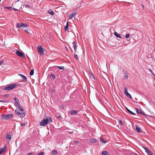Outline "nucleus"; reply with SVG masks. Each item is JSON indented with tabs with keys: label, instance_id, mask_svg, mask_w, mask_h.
<instances>
[{
	"label": "nucleus",
	"instance_id": "f257e3e1",
	"mask_svg": "<svg viewBox=\"0 0 155 155\" xmlns=\"http://www.w3.org/2000/svg\"><path fill=\"white\" fill-rule=\"evenodd\" d=\"M23 109L22 108L20 107L18 108V109L15 110V114L19 116L20 117H24L25 116V114L23 111Z\"/></svg>",
	"mask_w": 155,
	"mask_h": 155
},
{
	"label": "nucleus",
	"instance_id": "f03ea898",
	"mask_svg": "<svg viewBox=\"0 0 155 155\" xmlns=\"http://www.w3.org/2000/svg\"><path fill=\"white\" fill-rule=\"evenodd\" d=\"M1 117L2 119H3L4 120H8L9 118H12L13 116L12 114H10L8 115H2Z\"/></svg>",
	"mask_w": 155,
	"mask_h": 155
},
{
	"label": "nucleus",
	"instance_id": "7ed1b4c3",
	"mask_svg": "<svg viewBox=\"0 0 155 155\" xmlns=\"http://www.w3.org/2000/svg\"><path fill=\"white\" fill-rule=\"evenodd\" d=\"M17 86L16 84H11L7 85L5 87V89L6 90H10L12 89Z\"/></svg>",
	"mask_w": 155,
	"mask_h": 155
},
{
	"label": "nucleus",
	"instance_id": "20e7f679",
	"mask_svg": "<svg viewBox=\"0 0 155 155\" xmlns=\"http://www.w3.org/2000/svg\"><path fill=\"white\" fill-rule=\"evenodd\" d=\"M48 122V120L47 118L46 119L43 120L40 123L41 126H46Z\"/></svg>",
	"mask_w": 155,
	"mask_h": 155
},
{
	"label": "nucleus",
	"instance_id": "39448f33",
	"mask_svg": "<svg viewBox=\"0 0 155 155\" xmlns=\"http://www.w3.org/2000/svg\"><path fill=\"white\" fill-rule=\"evenodd\" d=\"M28 26L26 24H24L22 23H18L16 24V27L17 28H20L22 27H27Z\"/></svg>",
	"mask_w": 155,
	"mask_h": 155
},
{
	"label": "nucleus",
	"instance_id": "423d86ee",
	"mask_svg": "<svg viewBox=\"0 0 155 155\" xmlns=\"http://www.w3.org/2000/svg\"><path fill=\"white\" fill-rule=\"evenodd\" d=\"M16 54L19 57L23 58H25V54L19 51H17L16 52Z\"/></svg>",
	"mask_w": 155,
	"mask_h": 155
},
{
	"label": "nucleus",
	"instance_id": "0eeeda50",
	"mask_svg": "<svg viewBox=\"0 0 155 155\" xmlns=\"http://www.w3.org/2000/svg\"><path fill=\"white\" fill-rule=\"evenodd\" d=\"M124 91L125 94L128 97L131 99L132 97L131 95L127 92V89L125 87H124Z\"/></svg>",
	"mask_w": 155,
	"mask_h": 155
},
{
	"label": "nucleus",
	"instance_id": "6e6552de",
	"mask_svg": "<svg viewBox=\"0 0 155 155\" xmlns=\"http://www.w3.org/2000/svg\"><path fill=\"white\" fill-rule=\"evenodd\" d=\"M143 148L145 150L146 152L148 154V155H153V153L149 150V149L147 147H143Z\"/></svg>",
	"mask_w": 155,
	"mask_h": 155
},
{
	"label": "nucleus",
	"instance_id": "1a4fd4ad",
	"mask_svg": "<svg viewBox=\"0 0 155 155\" xmlns=\"http://www.w3.org/2000/svg\"><path fill=\"white\" fill-rule=\"evenodd\" d=\"M37 49L38 52L41 55L44 54V51L42 50V47L41 46H38L37 48Z\"/></svg>",
	"mask_w": 155,
	"mask_h": 155
},
{
	"label": "nucleus",
	"instance_id": "9d476101",
	"mask_svg": "<svg viewBox=\"0 0 155 155\" xmlns=\"http://www.w3.org/2000/svg\"><path fill=\"white\" fill-rule=\"evenodd\" d=\"M15 100L16 101L15 103V106H16V107L18 108L21 107L18 103V101H19L18 100V99H17L16 98H15Z\"/></svg>",
	"mask_w": 155,
	"mask_h": 155
},
{
	"label": "nucleus",
	"instance_id": "9b49d317",
	"mask_svg": "<svg viewBox=\"0 0 155 155\" xmlns=\"http://www.w3.org/2000/svg\"><path fill=\"white\" fill-rule=\"evenodd\" d=\"M18 75L21 77L23 79V81L24 82H26L27 81V78L25 75L21 74H18Z\"/></svg>",
	"mask_w": 155,
	"mask_h": 155
},
{
	"label": "nucleus",
	"instance_id": "f8f14e48",
	"mask_svg": "<svg viewBox=\"0 0 155 155\" xmlns=\"http://www.w3.org/2000/svg\"><path fill=\"white\" fill-rule=\"evenodd\" d=\"M76 15V12H75V13H71L69 16V19H71L73 17L75 16Z\"/></svg>",
	"mask_w": 155,
	"mask_h": 155
},
{
	"label": "nucleus",
	"instance_id": "ddd939ff",
	"mask_svg": "<svg viewBox=\"0 0 155 155\" xmlns=\"http://www.w3.org/2000/svg\"><path fill=\"white\" fill-rule=\"evenodd\" d=\"M77 111L74 110H71V114L72 115H76L77 114Z\"/></svg>",
	"mask_w": 155,
	"mask_h": 155
},
{
	"label": "nucleus",
	"instance_id": "4468645a",
	"mask_svg": "<svg viewBox=\"0 0 155 155\" xmlns=\"http://www.w3.org/2000/svg\"><path fill=\"white\" fill-rule=\"evenodd\" d=\"M72 44L74 45V49L75 51L76 50L77 48V45H76L77 42L74 41H73L72 43Z\"/></svg>",
	"mask_w": 155,
	"mask_h": 155
},
{
	"label": "nucleus",
	"instance_id": "2eb2a0df",
	"mask_svg": "<svg viewBox=\"0 0 155 155\" xmlns=\"http://www.w3.org/2000/svg\"><path fill=\"white\" fill-rule=\"evenodd\" d=\"M6 147V145H5L4 148H0V155L3 152L4 150L5 149Z\"/></svg>",
	"mask_w": 155,
	"mask_h": 155
},
{
	"label": "nucleus",
	"instance_id": "dca6fc26",
	"mask_svg": "<svg viewBox=\"0 0 155 155\" xmlns=\"http://www.w3.org/2000/svg\"><path fill=\"white\" fill-rule=\"evenodd\" d=\"M114 35L117 38H121V35L120 34H118L117 32L115 31L114 33Z\"/></svg>",
	"mask_w": 155,
	"mask_h": 155
},
{
	"label": "nucleus",
	"instance_id": "f3484780",
	"mask_svg": "<svg viewBox=\"0 0 155 155\" xmlns=\"http://www.w3.org/2000/svg\"><path fill=\"white\" fill-rule=\"evenodd\" d=\"M68 23L67 22L66 25L65 26L64 29L65 31H68Z\"/></svg>",
	"mask_w": 155,
	"mask_h": 155
},
{
	"label": "nucleus",
	"instance_id": "a211bd4d",
	"mask_svg": "<svg viewBox=\"0 0 155 155\" xmlns=\"http://www.w3.org/2000/svg\"><path fill=\"white\" fill-rule=\"evenodd\" d=\"M126 109L127 111L130 114L133 115H135L136 114L135 113H133L132 111H130V110H129L127 107H126Z\"/></svg>",
	"mask_w": 155,
	"mask_h": 155
},
{
	"label": "nucleus",
	"instance_id": "6ab92c4d",
	"mask_svg": "<svg viewBox=\"0 0 155 155\" xmlns=\"http://www.w3.org/2000/svg\"><path fill=\"white\" fill-rule=\"evenodd\" d=\"M135 109L136 110L137 113V114H141L143 115H144L142 113V112L140 111V110L138 109L137 108H135Z\"/></svg>",
	"mask_w": 155,
	"mask_h": 155
},
{
	"label": "nucleus",
	"instance_id": "aec40b11",
	"mask_svg": "<svg viewBox=\"0 0 155 155\" xmlns=\"http://www.w3.org/2000/svg\"><path fill=\"white\" fill-rule=\"evenodd\" d=\"M48 13L51 15H53L54 14V12L51 10L49 9L48 10Z\"/></svg>",
	"mask_w": 155,
	"mask_h": 155
},
{
	"label": "nucleus",
	"instance_id": "412c9836",
	"mask_svg": "<svg viewBox=\"0 0 155 155\" xmlns=\"http://www.w3.org/2000/svg\"><path fill=\"white\" fill-rule=\"evenodd\" d=\"M136 129L137 131V132H140V128L137 125H136Z\"/></svg>",
	"mask_w": 155,
	"mask_h": 155
},
{
	"label": "nucleus",
	"instance_id": "4be33fe9",
	"mask_svg": "<svg viewBox=\"0 0 155 155\" xmlns=\"http://www.w3.org/2000/svg\"><path fill=\"white\" fill-rule=\"evenodd\" d=\"M97 141V140L95 139H91L90 141L91 143H96Z\"/></svg>",
	"mask_w": 155,
	"mask_h": 155
},
{
	"label": "nucleus",
	"instance_id": "5701e85b",
	"mask_svg": "<svg viewBox=\"0 0 155 155\" xmlns=\"http://www.w3.org/2000/svg\"><path fill=\"white\" fill-rule=\"evenodd\" d=\"M6 137L8 139H11V135L9 134H8L6 135Z\"/></svg>",
	"mask_w": 155,
	"mask_h": 155
},
{
	"label": "nucleus",
	"instance_id": "b1692460",
	"mask_svg": "<svg viewBox=\"0 0 155 155\" xmlns=\"http://www.w3.org/2000/svg\"><path fill=\"white\" fill-rule=\"evenodd\" d=\"M102 154L103 155H108L109 153L107 151H104L102 152Z\"/></svg>",
	"mask_w": 155,
	"mask_h": 155
},
{
	"label": "nucleus",
	"instance_id": "393cba45",
	"mask_svg": "<svg viewBox=\"0 0 155 155\" xmlns=\"http://www.w3.org/2000/svg\"><path fill=\"white\" fill-rule=\"evenodd\" d=\"M34 74V70L33 69H32L31 70L30 73V74L32 76Z\"/></svg>",
	"mask_w": 155,
	"mask_h": 155
},
{
	"label": "nucleus",
	"instance_id": "a878e982",
	"mask_svg": "<svg viewBox=\"0 0 155 155\" xmlns=\"http://www.w3.org/2000/svg\"><path fill=\"white\" fill-rule=\"evenodd\" d=\"M100 140H101V142L102 143H106V141H104V139L102 137L100 138Z\"/></svg>",
	"mask_w": 155,
	"mask_h": 155
},
{
	"label": "nucleus",
	"instance_id": "bb28decb",
	"mask_svg": "<svg viewBox=\"0 0 155 155\" xmlns=\"http://www.w3.org/2000/svg\"><path fill=\"white\" fill-rule=\"evenodd\" d=\"M74 58L76 59H77V60H78V55H77L75 53H74Z\"/></svg>",
	"mask_w": 155,
	"mask_h": 155
},
{
	"label": "nucleus",
	"instance_id": "cd10ccee",
	"mask_svg": "<svg viewBox=\"0 0 155 155\" xmlns=\"http://www.w3.org/2000/svg\"><path fill=\"white\" fill-rule=\"evenodd\" d=\"M57 67L60 70H64V66H58Z\"/></svg>",
	"mask_w": 155,
	"mask_h": 155
},
{
	"label": "nucleus",
	"instance_id": "c85d7f7f",
	"mask_svg": "<svg viewBox=\"0 0 155 155\" xmlns=\"http://www.w3.org/2000/svg\"><path fill=\"white\" fill-rule=\"evenodd\" d=\"M51 77H52V78L53 79H55V76L54 75V74H52L51 75Z\"/></svg>",
	"mask_w": 155,
	"mask_h": 155
},
{
	"label": "nucleus",
	"instance_id": "c756f323",
	"mask_svg": "<svg viewBox=\"0 0 155 155\" xmlns=\"http://www.w3.org/2000/svg\"><path fill=\"white\" fill-rule=\"evenodd\" d=\"M52 153L54 155H56L57 153V151L56 150H54L52 151Z\"/></svg>",
	"mask_w": 155,
	"mask_h": 155
},
{
	"label": "nucleus",
	"instance_id": "7c9ffc66",
	"mask_svg": "<svg viewBox=\"0 0 155 155\" xmlns=\"http://www.w3.org/2000/svg\"><path fill=\"white\" fill-rule=\"evenodd\" d=\"M90 77L91 78H93L94 79H95L94 76V75L92 73H91Z\"/></svg>",
	"mask_w": 155,
	"mask_h": 155
},
{
	"label": "nucleus",
	"instance_id": "2f4dec72",
	"mask_svg": "<svg viewBox=\"0 0 155 155\" xmlns=\"http://www.w3.org/2000/svg\"><path fill=\"white\" fill-rule=\"evenodd\" d=\"M130 36V34L129 33L127 34L126 36H125V38H127L129 37Z\"/></svg>",
	"mask_w": 155,
	"mask_h": 155
},
{
	"label": "nucleus",
	"instance_id": "473e14b6",
	"mask_svg": "<svg viewBox=\"0 0 155 155\" xmlns=\"http://www.w3.org/2000/svg\"><path fill=\"white\" fill-rule=\"evenodd\" d=\"M119 122L120 124V125H121V126L123 125V123L122 121V120H120L119 121Z\"/></svg>",
	"mask_w": 155,
	"mask_h": 155
},
{
	"label": "nucleus",
	"instance_id": "72a5a7b5",
	"mask_svg": "<svg viewBox=\"0 0 155 155\" xmlns=\"http://www.w3.org/2000/svg\"><path fill=\"white\" fill-rule=\"evenodd\" d=\"M48 122H52V119H51V118L50 117H48Z\"/></svg>",
	"mask_w": 155,
	"mask_h": 155
},
{
	"label": "nucleus",
	"instance_id": "f704fd0d",
	"mask_svg": "<svg viewBox=\"0 0 155 155\" xmlns=\"http://www.w3.org/2000/svg\"><path fill=\"white\" fill-rule=\"evenodd\" d=\"M73 142L77 144L79 143V141L77 140H74L73 141Z\"/></svg>",
	"mask_w": 155,
	"mask_h": 155
},
{
	"label": "nucleus",
	"instance_id": "c9c22d12",
	"mask_svg": "<svg viewBox=\"0 0 155 155\" xmlns=\"http://www.w3.org/2000/svg\"><path fill=\"white\" fill-rule=\"evenodd\" d=\"M25 6L26 7L31 8V6L28 4H26L25 5Z\"/></svg>",
	"mask_w": 155,
	"mask_h": 155
},
{
	"label": "nucleus",
	"instance_id": "e433bc0d",
	"mask_svg": "<svg viewBox=\"0 0 155 155\" xmlns=\"http://www.w3.org/2000/svg\"><path fill=\"white\" fill-rule=\"evenodd\" d=\"M38 155H44V153L43 152H41L38 154Z\"/></svg>",
	"mask_w": 155,
	"mask_h": 155
},
{
	"label": "nucleus",
	"instance_id": "4c0bfd02",
	"mask_svg": "<svg viewBox=\"0 0 155 155\" xmlns=\"http://www.w3.org/2000/svg\"><path fill=\"white\" fill-rule=\"evenodd\" d=\"M4 96L6 97V98H8L9 97V94H5L4 95Z\"/></svg>",
	"mask_w": 155,
	"mask_h": 155
},
{
	"label": "nucleus",
	"instance_id": "58836bf2",
	"mask_svg": "<svg viewBox=\"0 0 155 155\" xmlns=\"http://www.w3.org/2000/svg\"><path fill=\"white\" fill-rule=\"evenodd\" d=\"M4 62V61L3 60H1L0 61V65H2L3 64Z\"/></svg>",
	"mask_w": 155,
	"mask_h": 155
},
{
	"label": "nucleus",
	"instance_id": "ea45409f",
	"mask_svg": "<svg viewBox=\"0 0 155 155\" xmlns=\"http://www.w3.org/2000/svg\"><path fill=\"white\" fill-rule=\"evenodd\" d=\"M124 78L125 79H127L128 78V76L127 75H125L124 76Z\"/></svg>",
	"mask_w": 155,
	"mask_h": 155
},
{
	"label": "nucleus",
	"instance_id": "a19ab883",
	"mask_svg": "<svg viewBox=\"0 0 155 155\" xmlns=\"http://www.w3.org/2000/svg\"><path fill=\"white\" fill-rule=\"evenodd\" d=\"M0 102L3 103L6 102L4 100H0Z\"/></svg>",
	"mask_w": 155,
	"mask_h": 155
},
{
	"label": "nucleus",
	"instance_id": "79ce46f5",
	"mask_svg": "<svg viewBox=\"0 0 155 155\" xmlns=\"http://www.w3.org/2000/svg\"><path fill=\"white\" fill-rule=\"evenodd\" d=\"M27 155H34V153H28Z\"/></svg>",
	"mask_w": 155,
	"mask_h": 155
},
{
	"label": "nucleus",
	"instance_id": "37998d69",
	"mask_svg": "<svg viewBox=\"0 0 155 155\" xmlns=\"http://www.w3.org/2000/svg\"><path fill=\"white\" fill-rule=\"evenodd\" d=\"M29 30L28 29L25 30V31L28 33H29Z\"/></svg>",
	"mask_w": 155,
	"mask_h": 155
},
{
	"label": "nucleus",
	"instance_id": "c03bdc74",
	"mask_svg": "<svg viewBox=\"0 0 155 155\" xmlns=\"http://www.w3.org/2000/svg\"><path fill=\"white\" fill-rule=\"evenodd\" d=\"M61 107L62 109H64V106H63V105H62V106H61Z\"/></svg>",
	"mask_w": 155,
	"mask_h": 155
},
{
	"label": "nucleus",
	"instance_id": "a18cd8bd",
	"mask_svg": "<svg viewBox=\"0 0 155 155\" xmlns=\"http://www.w3.org/2000/svg\"><path fill=\"white\" fill-rule=\"evenodd\" d=\"M21 126H24V125H25V124H24V123H23V124L21 123Z\"/></svg>",
	"mask_w": 155,
	"mask_h": 155
},
{
	"label": "nucleus",
	"instance_id": "49530a36",
	"mask_svg": "<svg viewBox=\"0 0 155 155\" xmlns=\"http://www.w3.org/2000/svg\"><path fill=\"white\" fill-rule=\"evenodd\" d=\"M51 91L52 92H54V90L53 89H51Z\"/></svg>",
	"mask_w": 155,
	"mask_h": 155
},
{
	"label": "nucleus",
	"instance_id": "de8ad7c7",
	"mask_svg": "<svg viewBox=\"0 0 155 155\" xmlns=\"http://www.w3.org/2000/svg\"><path fill=\"white\" fill-rule=\"evenodd\" d=\"M73 131H72V132H69L68 133L69 134H72L73 133Z\"/></svg>",
	"mask_w": 155,
	"mask_h": 155
},
{
	"label": "nucleus",
	"instance_id": "09e8293b",
	"mask_svg": "<svg viewBox=\"0 0 155 155\" xmlns=\"http://www.w3.org/2000/svg\"><path fill=\"white\" fill-rule=\"evenodd\" d=\"M14 10L15 11H18V10L17 9H16V8H14Z\"/></svg>",
	"mask_w": 155,
	"mask_h": 155
},
{
	"label": "nucleus",
	"instance_id": "8fccbe9b",
	"mask_svg": "<svg viewBox=\"0 0 155 155\" xmlns=\"http://www.w3.org/2000/svg\"><path fill=\"white\" fill-rule=\"evenodd\" d=\"M150 71L152 73V74H153V72H152V70H151L150 69Z\"/></svg>",
	"mask_w": 155,
	"mask_h": 155
},
{
	"label": "nucleus",
	"instance_id": "3c124183",
	"mask_svg": "<svg viewBox=\"0 0 155 155\" xmlns=\"http://www.w3.org/2000/svg\"><path fill=\"white\" fill-rule=\"evenodd\" d=\"M19 1V0H17L16 1V2H18Z\"/></svg>",
	"mask_w": 155,
	"mask_h": 155
},
{
	"label": "nucleus",
	"instance_id": "603ef678",
	"mask_svg": "<svg viewBox=\"0 0 155 155\" xmlns=\"http://www.w3.org/2000/svg\"><path fill=\"white\" fill-rule=\"evenodd\" d=\"M136 155H138L137 153H135Z\"/></svg>",
	"mask_w": 155,
	"mask_h": 155
},
{
	"label": "nucleus",
	"instance_id": "864d4df0",
	"mask_svg": "<svg viewBox=\"0 0 155 155\" xmlns=\"http://www.w3.org/2000/svg\"><path fill=\"white\" fill-rule=\"evenodd\" d=\"M11 8V7H9L8 8Z\"/></svg>",
	"mask_w": 155,
	"mask_h": 155
},
{
	"label": "nucleus",
	"instance_id": "5fc2aeb1",
	"mask_svg": "<svg viewBox=\"0 0 155 155\" xmlns=\"http://www.w3.org/2000/svg\"><path fill=\"white\" fill-rule=\"evenodd\" d=\"M2 0H0V1H1Z\"/></svg>",
	"mask_w": 155,
	"mask_h": 155
}]
</instances>
